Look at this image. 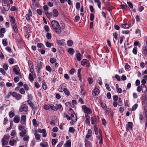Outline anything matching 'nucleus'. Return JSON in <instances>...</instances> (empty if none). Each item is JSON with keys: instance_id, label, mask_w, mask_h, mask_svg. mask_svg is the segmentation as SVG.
Segmentation results:
<instances>
[{"instance_id": "nucleus-1", "label": "nucleus", "mask_w": 147, "mask_h": 147, "mask_svg": "<svg viewBox=\"0 0 147 147\" xmlns=\"http://www.w3.org/2000/svg\"><path fill=\"white\" fill-rule=\"evenodd\" d=\"M51 23L52 26L55 32L58 34L60 33L61 32V29H63L65 26L64 24H63L61 27L59 23L56 20H52L51 21Z\"/></svg>"}, {"instance_id": "nucleus-2", "label": "nucleus", "mask_w": 147, "mask_h": 147, "mask_svg": "<svg viewBox=\"0 0 147 147\" xmlns=\"http://www.w3.org/2000/svg\"><path fill=\"white\" fill-rule=\"evenodd\" d=\"M64 116L68 120H71V121H70V123L71 125H73V122H75L77 120V117L74 113L71 114L70 117L67 114L65 113H64Z\"/></svg>"}, {"instance_id": "nucleus-3", "label": "nucleus", "mask_w": 147, "mask_h": 147, "mask_svg": "<svg viewBox=\"0 0 147 147\" xmlns=\"http://www.w3.org/2000/svg\"><path fill=\"white\" fill-rule=\"evenodd\" d=\"M99 117L98 116H94L91 118V121L92 124H97L99 121Z\"/></svg>"}, {"instance_id": "nucleus-4", "label": "nucleus", "mask_w": 147, "mask_h": 147, "mask_svg": "<svg viewBox=\"0 0 147 147\" xmlns=\"http://www.w3.org/2000/svg\"><path fill=\"white\" fill-rule=\"evenodd\" d=\"M13 71L17 75H19V76L20 78H22V75L19 71V67L17 65H15L13 67Z\"/></svg>"}, {"instance_id": "nucleus-5", "label": "nucleus", "mask_w": 147, "mask_h": 147, "mask_svg": "<svg viewBox=\"0 0 147 147\" xmlns=\"http://www.w3.org/2000/svg\"><path fill=\"white\" fill-rule=\"evenodd\" d=\"M12 96L15 98L17 100H19L21 99L22 96L21 94H18L16 92H13L12 93Z\"/></svg>"}, {"instance_id": "nucleus-6", "label": "nucleus", "mask_w": 147, "mask_h": 147, "mask_svg": "<svg viewBox=\"0 0 147 147\" xmlns=\"http://www.w3.org/2000/svg\"><path fill=\"white\" fill-rule=\"evenodd\" d=\"M82 108L85 113L90 114L92 112L91 109L86 107L85 105L82 106Z\"/></svg>"}, {"instance_id": "nucleus-7", "label": "nucleus", "mask_w": 147, "mask_h": 147, "mask_svg": "<svg viewBox=\"0 0 147 147\" xmlns=\"http://www.w3.org/2000/svg\"><path fill=\"white\" fill-rule=\"evenodd\" d=\"M28 111V107L25 104L23 105L20 108L19 111L20 112L24 111L27 112Z\"/></svg>"}, {"instance_id": "nucleus-8", "label": "nucleus", "mask_w": 147, "mask_h": 147, "mask_svg": "<svg viewBox=\"0 0 147 147\" xmlns=\"http://www.w3.org/2000/svg\"><path fill=\"white\" fill-rule=\"evenodd\" d=\"M100 103L101 105V107L105 110L107 111L108 112H110L111 109H110L107 107L106 105L104 103H103L101 102H100Z\"/></svg>"}, {"instance_id": "nucleus-9", "label": "nucleus", "mask_w": 147, "mask_h": 147, "mask_svg": "<svg viewBox=\"0 0 147 147\" xmlns=\"http://www.w3.org/2000/svg\"><path fill=\"white\" fill-rule=\"evenodd\" d=\"M28 104L30 105L32 108L33 111H34V114L35 113V111L37 109V108L35 107L34 106L30 100H28L27 101Z\"/></svg>"}, {"instance_id": "nucleus-10", "label": "nucleus", "mask_w": 147, "mask_h": 147, "mask_svg": "<svg viewBox=\"0 0 147 147\" xmlns=\"http://www.w3.org/2000/svg\"><path fill=\"white\" fill-rule=\"evenodd\" d=\"M133 123L131 122H128L127 124L126 125V130L128 131L131 130L132 128Z\"/></svg>"}, {"instance_id": "nucleus-11", "label": "nucleus", "mask_w": 147, "mask_h": 147, "mask_svg": "<svg viewBox=\"0 0 147 147\" xmlns=\"http://www.w3.org/2000/svg\"><path fill=\"white\" fill-rule=\"evenodd\" d=\"M100 91L98 89L95 88L93 90L92 94L93 96H95L99 93Z\"/></svg>"}, {"instance_id": "nucleus-12", "label": "nucleus", "mask_w": 147, "mask_h": 147, "mask_svg": "<svg viewBox=\"0 0 147 147\" xmlns=\"http://www.w3.org/2000/svg\"><path fill=\"white\" fill-rule=\"evenodd\" d=\"M142 53L146 55H147V45H145L143 47L142 49Z\"/></svg>"}, {"instance_id": "nucleus-13", "label": "nucleus", "mask_w": 147, "mask_h": 147, "mask_svg": "<svg viewBox=\"0 0 147 147\" xmlns=\"http://www.w3.org/2000/svg\"><path fill=\"white\" fill-rule=\"evenodd\" d=\"M26 121V116L25 115H23L21 117L20 123L21 124H24L25 123Z\"/></svg>"}, {"instance_id": "nucleus-14", "label": "nucleus", "mask_w": 147, "mask_h": 147, "mask_svg": "<svg viewBox=\"0 0 147 147\" xmlns=\"http://www.w3.org/2000/svg\"><path fill=\"white\" fill-rule=\"evenodd\" d=\"M64 39L58 40H57V43L60 46H63L64 44Z\"/></svg>"}, {"instance_id": "nucleus-15", "label": "nucleus", "mask_w": 147, "mask_h": 147, "mask_svg": "<svg viewBox=\"0 0 147 147\" xmlns=\"http://www.w3.org/2000/svg\"><path fill=\"white\" fill-rule=\"evenodd\" d=\"M141 90L143 92L145 93L147 91V87L145 85L141 84Z\"/></svg>"}, {"instance_id": "nucleus-16", "label": "nucleus", "mask_w": 147, "mask_h": 147, "mask_svg": "<svg viewBox=\"0 0 147 147\" xmlns=\"http://www.w3.org/2000/svg\"><path fill=\"white\" fill-rule=\"evenodd\" d=\"M92 135V131L90 129H89L88 130V133L86 136V138L88 139L90 138Z\"/></svg>"}, {"instance_id": "nucleus-17", "label": "nucleus", "mask_w": 147, "mask_h": 147, "mask_svg": "<svg viewBox=\"0 0 147 147\" xmlns=\"http://www.w3.org/2000/svg\"><path fill=\"white\" fill-rule=\"evenodd\" d=\"M86 120H85V123L86 124L89 125L90 124V120L89 118L90 117L89 116L87 115H85Z\"/></svg>"}, {"instance_id": "nucleus-18", "label": "nucleus", "mask_w": 147, "mask_h": 147, "mask_svg": "<svg viewBox=\"0 0 147 147\" xmlns=\"http://www.w3.org/2000/svg\"><path fill=\"white\" fill-rule=\"evenodd\" d=\"M53 17H57L59 14V13L57 10L56 9H54L53 10Z\"/></svg>"}, {"instance_id": "nucleus-19", "label": "nucleus", "mask_w": 147, "mask_h": 147, "mask_svg": "<svg viewBox=\"0 0 147 147\" xmlns=\"http://www.w3.org/2000/svg\"><path fill=\"white\" fill-rule=\"evenodd\" d=\"M20 120V117L18 116H15L13 118V121L14 123H18Z\"/></svg>"}, {"instance_id": "nucleus-20", "label": "nucleus", "mask_w": 147, "mask_h": 147, "mask_svg": "<svg viewBox=\"0 0 147 147\" xmlns=\"http://www.w3.org/2000/svg\"><path fill=\"white\" fill-rule=\"evenodd\" d=\"M19 129L22 132H25L26 130L25 128V127L22 125H20L19 126Z\"/></svg>"}, {"instance_id": "nucleus-21", "label": "nucleus", "mask_w": 147, "mask_h": 147, "mask_svg": "<svg viewBox=\"0 0 147 147\" xmlns=\"http://www.w3.org/2000/svg\"><path fill=\"white\" fill-rule=\"evenodd\" d=\"M82 56V55L80 53H78L76 54V57L78 61H81Z\"/></svg>"}, {"instance_id": "nucleus-22", "label": "nucleus", "mask_w": 147, "mask_h": 147, "mask_svg": "<svg viewBox=\"0 0 147 147\" xmlns=\"http://www.w3.org/2000/svg\"><path fill=\"white\" fill-rule=\"evenodd\" d=\"M46 45L48 47H51L53 46V43H50L48 41L46 42Z\"/></svg>"}, {"instance_id": "nucleus-23", "label": "nucleus", "mask_w": 147, "mask_h": 147, "mask_svg": "<svg viewBox=\"0 0 147 147\" xmlns=\"http://www.w3.org/2000/svg\"><path fill=\"white\" fill-rule=\"evenodd\" d=\"M74 50L72 48H70L68 49V52L70 54H73L74 53Z\"/></svg>"}, {"instance_id": "nucleus-24", "label": "nucleus", "mask_w": 147, "mask_h": 147, "mask_svg": "<svg viewBox=\"0 0 147 147\" xmlns=\"http://www.w3.org/2000/svg\"><path fill=\"white\" fill-rule=\"evenodd\" d=\"M65 147H70L71 146V143L69 140H67L66 144H64Z\"/></svg>"}, {"instance_id": "nucleus-25", "label": "nucleus", "mask_w": 147, "mask_h": 147, "mask_svg": "<svg viewBox=\"0 0 147 147\" xmlns=\"http://www.w3.org/2000/svg\"><path fill=\"white\" fill-rule=\"evenodd\" d=\"M88 61L86 59H83L81 62V64L82 65L84 66L86 65V63Z\"/></svg>"}, {"instance_id": "nucleus-26", "label": "nucleus", "mask_w": 147, "mask_h": 147, "mask_svg": "<svg viewBox=\"0 0 147 147\" xmlns=\"http://www.w3.org/2000/svg\"><path fill=\"white\" fill-rule=\"evenodd\" d=\"M57 139H53L52 140V144L53 146H55L56 144L57 143Z\"/></svg>"}, {"instance_id": "nucleus-27", "label": "nucleus", "mask_w": 147, "mask_h": 147, "mask_svg": "<svg viewBox=\"0 0 147 147\" xmlns=\"http://www.w3.org/2000/svg\"><path fill=\"white\" fill-rule=\"evenodd\" d=\"M13 27L15 32H18V28L15 23L13 24Z\"/></svg>"}, {"instance_id": "nucleus-28", "label": "nucleus", "mask_w": 147, "mask_h": 147, "mask_svg": "<svg viewBox=\"0 0 147 147\" xmlns=\"http://www.w3.org/2000/svg\"><path fill=\"white\" fill-rule=\"evenodd\" d=\"M129 27V24H122L121 25V27L124 28H127Z\"/></svg>"}, {"instance_id": "nucleus-29", "label": "nucleus", "mask_w": 147, "mask_h": 147, "mask_svg": "<svg viewBox=\"0 0 147 147\" xmlns=\"http://www.w3.org/2000/svg\"><path fill=\"white\" fill-rule=\"evenodd\" d=\"M42 136L43 137H45L47 136V132L45 129H42Z\"/></svg>"}, {"instance_id": "nucleus-30", "label": "nucleus", "mask_w": 147, "mask_h": 147, "mask_svg": "<svg viewBox=\"0 0 147 147\" xmlns=\"http://www.w3.org/2000/svg\"><path fill=\"white\" fill-rule=\"evenodd\" d=\"M9 17L10 18L12 24L15 23V19L14 17L9 16Z\"/></svg>"}, {"instance_id": "nucleus-31", "label": "nucleus", "mask_w": 147, "mask_h": 147, "mask_svg": "<svg viewBox=\"0 0 147 147\" xmlns=\"http://www.w3.org/2000/svg\"><path fill=\"white\" fill-rule=\"evenodd\" d=\"M62 107V105L60 104H56L55 106V108L56 110L57 109H60Z\"/></svg>"}, {"instance_id": "nucleus-32", "label": "nucleus", "mask_w": 147, "mask_h": 147, "mask_svg": "<svg viewBox=\"0 0 147 147\" xmlns=\"http://www.w3.org/2000/svg\"><path fill=\"white\" fill-rule=\"evenodd\" d=\"M42 87L45 90H46L47 88V86L46 84V83L44 81L42 82Z\"/></svg>"}, {"instance_id": "nucleus-33", "label": "nucleus", "mask_w": 147, "mask_h": 147, "mask_svg": "<svg viewBox=\"0 0 147 147\" xmlns=\"http://www.w3.org/2000/svg\"><path fill=\"white\" fill-rule=\"evenodd\" d=\"M46 16H47V17L50 19L51 18L52 16H53V13H49L48 12H47L46 13Z\"/></svg>"}, {"instance_id": "nucleus-34", "label": "nucleus", "mask_w": 147, "mask_h": 147, "mask_svg": "<svg viewBox=\"0 0 147 147\" xmlns=\"http://www.w3.org/2000/svg\"><path fill=\"white\" fill-rule=\"evenodd\" d=\"M43 65V63L42 62H40L37 64V66L36 67L41 69L42 68Z\"/></svg>"}, {"instance_id": "nucleus-35", "label": "nucleus", "mask_w": 147, "mask_h": 147, "mask_svg": "<svg viewBox=\"0 0 147 147\" xmlns=\"http://www.w3.org/2000/svg\"><path fill=\"white\" fill-rule=\"evenodd\" d=\"M75 129L73 127H70L69 130V131L70 133H73L74 132Z\"/></svg>"}, {"instance_id": "nucleus-36", "label": "nucleus", "mask_w": 147, "mask_h": 147, "mask_svg": "<svg viewBox=\"0 0 147 147\" xmlns=\"http://www.w3.org/2000/svg\"><path fill=\"white\" fill-rule=\"evenodd\" d=\"M64 91L66 95H67V96H69V92L67 88H64Z\"/></svg>"}, {"instance_id": "nucleus-37", "label": "nucleus", "mask_w": 147, "mask_h": 147, "mask_svg": "<svg viewBox=\"0 0 147 147\" xmlns=\"http://www.w3.org/2000/svg\"><path fill=\"white\" fill-rule=\"evenodd\" d=\"M16 140H10L9 141V144L11 146H13L15 142H16Z\"/></svg>"}, {"instance_id": "nucleus-38", "label": "nucleus", "mask_w": 147, "mask_h": 147, "mask_svg": "<svg viewBox=\"0 0 147 147\" xmlns=\"http://www.w3.org/2000/svg\"><path fill=\"white\" fill-rule=\"evenodd\" d=\"M29 78L31 82H32L34 80V78L31 74H30L29 75Z\"/></svg>"}, {"instance_id": "nucleus-39", "label": "nucleus", "mask_w": 147, "mask_h": 147, "mask_svg": "<svg viewBox=\"0 0 147 147\" xmlns=\"http://www.w3.org/2000/svg\"><path fill=\"white\" fill-rule=\"evenodd\" d=\"M46 37L48 39H50L51 37V33L47 32L46 34Z\"/></svg>"}, {"instance_id": "nucleus-40", "label": "nucleus", "mask_w": 147, "mask_h": 147, "mask_svg": "<svg viewBox=\"0 0 147 147\" xmlns=\"http://www.w3.org/2000/svg\"><path fill=\"white\" fill-rule=\"evenodd\" d=\"M50 105H45L44 106L43 108L45 110H49L50 109Z\"/></svg>"}, {"instance_id": "nucleus-41", "label": "nucleus", "mask_w": 147, "mask_h": 147, "mask_svg": "<svg viewBox=\"0 0 147 147\" xmlns=\"http://www.w3.org/2000/svg\"><path fill=\"white\" fill-rule=\"evenodd\" d=\"M29 137L27 135H26L23 138V140L24 141H28V140Z\"/></svg>"}, {"instance_id": "nucleus-42", "label": "nucleus", "mask_w": 147, "mask_h": 147, "mask_svg": "<svg viewBox=\"0 0 147 147\" xmlns=\"http://www.w3.org/2000/svg\"><path fill=\"white\" fill-rule=\"evenodd\" d=\"M88 80L90 84H92L93 82V79L92 78H88Z\"/></svg>"}, {"instance_id": "nucleus-43", "label": "nucleus", "mask_w": 147, "mask_h": 147, "mask_svg": "<svg viewBox=\"0 0 147 147\" xmlns=\"http://www.w3.org/2000/svg\"><path fill=\"white\" fill-rule=\"evenodd\" d=\"M67 45L69 46H71L73 44V41L71 40H69L67 41Z\"/></svg>"}, {"instance_id": "nucleus-44", "label": "nucleus", "mask_w": 147, "mask_h": 147, "mask_svg": "<svg viewBox=\"0 0 147 147\" xmlns=\"http://www.w3.org/2000/svg\"><path fill=\"white\" fill-rule=\"evenodd\" d=\"M46 70L49 72H51V68L49 65H47L46 67Z\"/></svg>"}, {"instance_id": "nucleus-45", "label": "nucleus", "mask_w": 147, "mask_h": 147, "mask_svg": "<svg viewBox=\"0 0 147 147\" xmlns=\"http://www.w3.org/2000/svg\"><path fill=\"white\" fill-rule=\"evenodd\" d=\"M34 135L35 136V138L36 140H40V136L39 134H37L36 133H35Z\"/></svg>"}, {"instance_id": "nucleus-46", "label": "nucleus", "mask_w": 147, "mask_h": 147, "mask_svg": "<svg viewBox=\"0 0 147 147\" xmlns=\"http://www.w3.org/2000/svg\"><path fill=\"white\" fill-rule=\"evenodd\" d=\"M19 92L22 94H24L25 93V90L23 88H21Z\"/></svg>"}, {"instance_id": "nucleus-47", "label": "nucleus", "mask_w": 147, "mask_h": 147, "mask_svg": "<svg viewBox=\"0 0 147 147\" xmlns=\"http://www.w3.org/2000/svg\"><path fill=\"white\" fill-rule=\"evenodd\" d=\"M64 88H63L62 86L61 85L60 86V87L59 89V91L60 92H62L64 91Z\"/></svg>"}, {"instance_id": "nucleus-48", "label": "nucleus", "mask_w": 147, "mask_h": 147, "mask_svg": "<svg viewBox=\"0 0 147 147\" xmlns=\"http://www.w3.org/2000/svg\"><path fill=\"white\" fill-rule=\"evenodd\" d=\"M137 48L135 47L132 50L133 53L135 55H136L137 53Z\"/></svg>"}, {"instance_id": "nucleus-49", "label": "nucleus", "mask_w": 147, "mask_h": 147, "mask_svg": "<svg viewBox=\"0 0 147 147\" xmlns=\"http://www.w3.org/2000/svg\"><path fill=\"white\" fill-rule=\"evenodd\" d=\"M9 137L10 136H9L5 135L4 136L3 139L5 140H6L8 141L9 139Z\"/></svg>"}, {"instance_id": "nucleus-50", "label": "nucleus", "mask_w": 147, "mask_h": 147, "mask_svg": "<svg viewBox=\"0 0 147 147\" xmlns=\"http://www.w3.org/2000/svg\"><path fill=\"white\" fill-rule=\"evenodd\" d=\"M26 131L25 132H21L20 133V135L21 137L24 136L26 135Z\"/></svg>"}, {"instance_id": "nucleus-51", "label": "nucleus", "mask_w": 147, "mask_h": 147, "mask_svg": "<svg viewBox=\"0 0 147 147\" xmlns=\"http://www.w3.org/2000/svg\"><path fill=\"white\" fill-rule=\"evenodd\" d=\"M56 61V59L54 58H51L50 59V62L51 63H55Z\"/></svg>"}, {"instance_id": "nucleus-52", "label": "nucleus", "mask_w": 147, "mask_h": 147, "mask_svg": "<svg viewBox=\"0 0 147 147\" xmlns=\"http://www.w3.org/2000/svg\"><path fill=\"white\" fill-rule=\"evenodd\" d=\"M2 144L3 145H6L7 144L8 142V141H6L5 140L2 139Z\"/></svg>"}, {"instance_id": "nucleus-53", "label": "nucleus", "mask_w": 147, "mask_h": 147, "mask_svg": "<svg viewBox=\"0 0 147 147\" xmlns=\"http://www.w3.org/2000/svg\"><path fill=\"white\" fill-rule=\"evenodd\" d=\"M8 122V120L7 117H6L4 118L3 121V124L5 125H6L7 123Z\"/></svg>"}, {"instance_id": "nucleus-54", "label": "nucleus", "mask_w": 147, "mask_h": 147, "mask_svg": "<svg viewBox=\"0 0 147 147\" xmlns=\"http://www.w3.org/2000/svg\"><path fill=\"white\" fill-rule=\"evenodd\" d=\"M14 113L12 112H10L9 113V116L10 118L13 117L14 115Z\"/></svg>"}, {"instance_id": "nucleus-55", "label": "nucleus", "mask_w": 147, "mask_h": 147, "mask_svg": "<svg viewBox=\"0 0 147 147\" xmlns=\"http://www.w3.org/2000/svg\"><path fill=\"white\" fill-rule=\"evenodd\" d=\"M138 107V105L137 104H135L132 107V111H134L136 110Z\"/></svg>"}, {"instance_id": "nucleus-56", "label": "nucleus", "mask_w": 147, "mask_h": 147, "mask_svg": "<svg viewBox=\"0 0 147 147\" xmlns=\"http://www.w3.org/2000/svg\"><path fill=\"white\" fill-rule=\"evenodd\" d=\"M105 86L107 89L109 91H111V89L109 85L107 83L105 84Z\"/></svg>"}, {"instance_id": "nucleus-57", "label": "nucleus", "mask_w": 147, "mask_h": 147, "mask_svg": "<svg viewBox=\"0 0 147 147\" xmlns=\"http://www.w3.org/2000/svg\"><path fill=\"white\" fill-rule=\"evenodd\" d=\"M3 6L4 9V11H8L9 10V8H6V4H3Z\"/></svg>"}, {"instance_id": "nucleus-58", "label": "nucleus", "mask_w": 147, "mask_h": 147, "mask_svg": "<svg viewBox=\"0 0 147 147\" xmlns=\"http://www.w3.org/2000/svg\"><path fill=\"white\" fill-rule=\"evenodd\" d=\"M80 5L79 2H77L76 4V7L77 9H80Z\"/></svg>"}, {"instance_id": "nucleus-59", "label": "nucleus", "mask_w": 147, "mask_h": 147, "mask_svg": "<svg viewBox=\"0 0 147 147\" xmlns=\"http://www.w3.org/2000/svg\"><path fill=\"white\" fill-rule=\"evenodd\" d=\"M3 45L4 46H6L7 45V43L5 40H3L2 41Z\"/></svg>"}, {"instance_id": "nucleus-60", "label": "nucleus", "mask_w": 147, "mask_h": 147, "mask_svg": "<svg viewBox=\"0 0 147 147\" xmlns=\"http://www.w3.org/2000/svg\"><path fill=\"white\" fill-rule=\"evenodd\" d=\"M127 3L130 8L132 9L133 8V5L131 3L129 2H127Z\"/></svg>"}, {"instance_id": "nucleus-61", "label": "nucleus", "mask_w": 147, "mask_h": 147, "mask_svg": "<svg viewBox=\"0 0 147 147\" xmlns=\"http://www.w3.org/2000/svg\"><path fill=\"white\" fill-rule=\"evenodd\" d=\"M75 70L74 69L72 68L69 71V73L70 74H72L75 72Z\"/></svg>"}, {"instance_id": "nucleus-62", "label": "nucleus", "mask_w": 147, "mask_h": 147, "mask_svg": "<svg viewBox=\"0 0 147 147\" xmlns=\"http://www.w3.org/2000/svg\"><path fill=\"white\" fill-rule=\"evenodd\" d=\"M44 28L47 32H48L49 31V28L47 25H45Z\"/></svg>"}, {"instance_id": "nucleus-63", "label": "nucleus", "mask_w": 147, "mask_h": 147, "mask_svg": "<svg viewBox=\"0 0 147 147\" xmlns=\"http://www.w3.org/2000/svg\"><path fill=\"white\" fill-rule=\"evenodd\" d=\"M50 109L51 108L52 110H54V111H55V107L53 105H52V104H51V105H50Z\"/></svg>"}, {"instance_id": "nucleus-64", "label": "nucleus", "mask_w": 147, "mask_h": 147, "mask_svg": "<svg viewBox=\"0 0 147 147\" xmlns=\"http://www.w3.org/2000/svg\"><path fill=\"white\" fill-rule=\"evenodd\" d=\"M13 59L12 58H10L9 59V62L10 64H12L13 63Z\"/></svg>"}]
</instances>
